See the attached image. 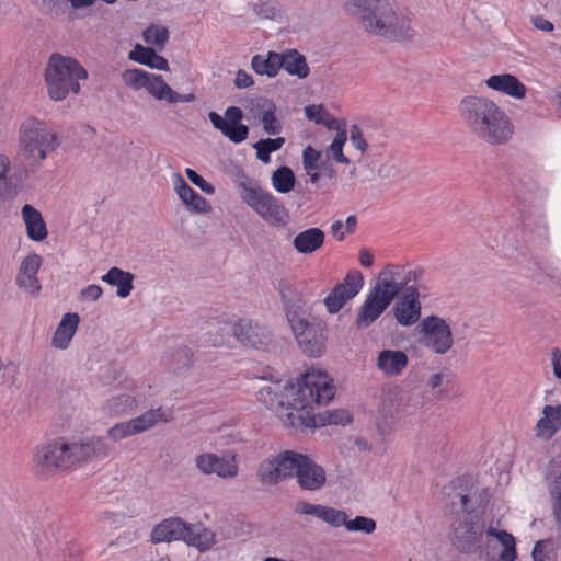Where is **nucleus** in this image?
I'll use <instances>...</instances> for the list:
<instances>
[{
	"label": "nucleus",
	"mask_w": 561,
	"mask_h": 561,
	"mask_svg": "<svg viewBox=\"0 0 561 561\" xmlns=\"http://www.w3.org/2000/svg\"><path fill=\"white\" fill-rule=\"evenodd\" d=\"M359 263L362 266L364 267H371L373 264H374V255L373 253L366 249V248H362L359 250Z\"/></svg>",
	"instance_id": "obj_63"
},
{
	"label": "nucleus",
	"mask_w": 561,
	"mask_h": 561,
	"mask_svg": "<svg viewBox=\"0 0 561 561\" xmlns=\"http://www.w3.org/2000/svg\"><path fill=\"white\" fill-rule=\"evenodd\" d=\"M142 37L147 44L162 48L169 39V31L164 26L151 25L144 31Z\"/></svg>",
	"instance_id": "obj_45"
},
{
	"label": "nucleus",
	"mask_w": 561,
	"mask_h": 561,
	"mask_svg": "<svg viewBox=\"0 0 561 561\" xmlns=\"http://www.w3.org/2000/svg\"><path fill=\"white\" fill-rule=\"evenodd\" d=\"M445 495V506L449 507L451 513L463 512L465 514L469 513L468 511V495L457 490V485L455 482H451L447 486L444 488Z\"/></svg>",
	"instance_id": "obj_36"
},
{
	"label": "nucleus",
	"mask_w": 561,
	"mask_h": 561,
	"mask_svg": "<svg viewBox=\"0 0 561 561\" xmlns=\"http://www.w3.org/2000/svg\"><path fill=\"white\" fill-rule=\"evenodd\" d=\"M485 525L481 517L463 514L451 524L450 540L460 552H474L481 547Z\"/></svg>",
	"instance_id": "obj_11"
},
{
	"label": "nucleus",
	"mask_w": 561,
	"mask_h": 561,
	"mask_svg": "<svg viewBox=\"0 0 561 561\" xmlns=\"http://www.w3.org/2000/svg\"><path fill=\"white\" fill-rule=\"evenodd\" d=\"M486 534L491 537L497 538L503 546V550L500 554V558L503 561H515L517 558L515 538L511 534L505 530H495L491 527L486 530Z\"/></svg>",
	"instance_id": "obj_42"
},
{
	"label": "nucleus",
	"mask_w": 561,
	"mask_h": 561,
	"mask_svg": "<svg viewBox=\"0 0 561 561\" xmlns=\"http://www.w3.org/2000/svg\"><path fill=\"white\" fill-rule=\"evenodd\" d=\"M185 173L187 179L201 191L208 195H213L215 193V187L210 183H208L203 176H201L196 171L186 168Z\"/></svg>",
	"instance_id": "obj_54"
},
{
	"label": "nucleus",
	"mask_w": 561,
	"mask_h": 561,
	"mask_svg": "<svg viewBox=\"0 0 561 561\" xmlns=\"http://www.w3.org/2000/svg\"><path fill=\"white\" fill-rule=\"evenodd\" d=\"M55 439L66 470L79 467L93 458L106 457L113 450V445L104 437L82 439L62 436Z\"/></svg>",
	"instance_id": "obj_9"
},
{
	"label": "nucleus",
	"mask_w": 561,
	"mask_h": 561,
	"mask_svg": "<svg viewBox=\"0 0 561 561\" xmlns=\"http://www.w3.org/2000/svg\"><path fill=\"white\" fill-rule=\"evenodd\" d=\"M251 67L255 73L274 78L282 68L280 53L268 51L266 55H254Z\"/></svg>",
	"instance_id": "obj_32"
},
{
	"label": "nucleus",
	"mask_w": 561,
	"mask_h": 561,
	"mask_svg": "<svg viewBox=\"0 0 561 561\" xmlns=\"http://www.w3.org/2000/svg\"><path fill=\"white\" fill-rule=\"evenodd\" d=\"M409 364V357L404 351L383 348L376 356V368L386 377L402 375Z\"/></svg>",
	"instance_id": "obj_19"
},
{
	"label": "nucleus",
	"mask_w": 561,
	"mask_h": 561,
	"mask_svg": "<svg viewBox=\"0 0 561 561\" xmlns=\"http://www.w3.org/2000/svg\"><path fill=\"white\" fill-rule=\"evenodd\" d=\"M363 285H364V277H363L362 273L358 271H353L346 275V277L344 278V282L342 284H339L335 287L344 288L343 293L346 294V297H350L352 299L359 293Z\"/></svg>",
	"instance_id": "obj_46"
},
{
	"label": "nucleus",
	"mask_w": 561,
	"mask_h": 561,
	"mask_svg": "<svg viewBox=\"0 0 561 561\" xmlns=\"http://www.w3.org/2000/svg\"><path fill=\"white\" fill-rule=\"evenodd\" d=\"M135 435L131 424L128 421L121 422L107 430V438L117 443L127 437Z\"/></svg>",
	"instance_id": "obj_51"
},
{
	"label": "nucleus",
	"mask_w": 561,
	"mask_h": 561,
	"mask_svg": "<svg viewBox=\"0 0 561 561\" xmlns=\"http://www.w3.org/2000/svg\"><path fill=\"white\" fill-rule=\"evenodd\" d=\"M346 512L327 506L323 522L330 525L331 527L339 528L346 524Z\"/></svg>",
	"instance_id": "obj_53"
},
{
	"label": "nucleus",
	"mask_w": 561,
	"mask_h": 561,
	"mask_svg": "<svg viewBox=\"0 0 561 561\" xmlns=\"http://www.w3.org/2000/svg\"><path fill=\"white\" fill-rule=\"evenodd\" d=\"M419 328L423 345L434 354L445 355L454 347L453 331L446 319L431 314L421 320Z\"/></svg>",
	"instance_id": "obj_12"
},
{
	"label": "nucleus",
	"mask_w": 561,
	"mask_h": 561,
	"mask_svg": "<svg viewBox=\"0 0 561 561\" xmlns=\"http://www.w3.org/2000/svg\"><path fill=\"white\" fill-rule=\"evenodd\" d=\"M485 84L489 89L516 100L524 99L527 92L525 84L511 73L493 75L485 80Z\"/></svg>",
	"instance_id": "obj_25"
},
{
	"label": "nucleus",
	"mask_w": 561,
	"mask_h": 561,
	"mask_svg": "<svg viewBox=\"0 0 561 561\" xmlns=\"http://www.w3.org/2000/svg\"><path fill=\"white\" fill-rule=\"evenodd\" d=\"M101 279L110 285L116 286V295L121 298L128 297L134 288V275L119 267H111L108 272L101 277Z\"/></svg>",
	"instance_id": "obj_33"
},
{
	"label": "nucleus",
	"mask_w": 561,
	"mask_h": 561,
	"mask_svg": "<svg viewBox=\"0 0 561 561\" xmlns=\"http://www.w3.org/2000/svg\"><path fill=\"white\" fill-rule=\"evenodd\" d=\"M285 144V138H267L261 139L253 145V148L256 150V158L264 162L268 163L271 160V153L279 150Z\"/></svg>",
	"instance_id": "obj_44"
},
{
	"label": "nucleus",
	"mask_w": 561,
	"mask_h": 561,
	"mask_svg": "<svg viewBox=\"0 0 561 561\" xmlns=\"http://www.w3.org/2000/svg\"><path fill=\"white\" fill-rule=\"evenodd\" d=\"M322 424L344 425L351 421V414L345 410L327 411L320 414Z\"/></svg>",
	"instance_id": "obj_52"
},
{
	"label": "nucleus",
	"mask_w": 561,
	"mask_h": 561,
	"mask_svg": "<svg viewBox=\"0 0 561 561\" xmlns=\"http://www.w3.org/2000/svg\"><path fill=\"white\" fill-rule=\"evenodd\" d=\"M195 466L201 473L216 474L220 479H234L239 473L234 456L224 457L214 453H203L195 457Z\"/></svg>",
	"instance_id": "obj_15"
},
{
	"label": "nucleus",
	"mask_w": 561,
	"mask_h": 561,
	"mask_svg": "<svg viewBox=\"0 0 561 561\" xmlns=\"http://www.w3.org/2000/svg\"><path fill=\"white\" fill-rule=\"evenodd\" d=\"M233 336L244 346L261 348L268 344L271 334L252 320H239L232 325Z\"/></svg>",
	"instance_id": "obj_18"
},
{
	"label": "nucleus",
	"mask_w": 561,
	"mask_h": 561,
	"mask_svg": "<svg viewBox=\"0 0 561 561\" xmlns=\"http://www.w3.org/2000/svg\"><path fill=\"white\" fill-rule=\"evenodd\" d=\"M193 363V351L188 346L176 347L168 358V366L174 373L187 370Z\"/></svg>",
	"instance_id": "obj_40"
},
{
	"label": "nucleus",
	"mask_w": 561,
	"mask_h": 561,
	"mask_svg": "<svg viewBox=\"0 0 561 561\" xmlns=\"http://www.w3.org/2000/svg\"><path fill=\"white\" fill-rule=\"evenodd\" d=\"M305 115L308 119L313 121L316 124L329 125L325 119L328 115L322 105L311 104L305 107Z\"/></svg>",
	"instance_id": "obj_55"
},
{
	"label": "nucleus",
	"mask_w": 561,
	"mask_h": 561,
	"mask_svg": "<svg viewBox=\"0 0 561 561\" xmlns=\"http://www.w3.org/2000/svg\"><path fill=\"white\" fill-rule=\"evenodd\" d=\"M325 234L320 228H308L293 240V247L299 254H312L324 244Z\"/></svg>",
	"instance_id": "obj_27"
},
{
	"label": "nucleus",
	"mask_w": 561,
	"mask_h": 561,
	"mask_svg": "<svg viewBox=\"0 0 561 561\" xmlns=\"http://www.w3.org/2000/svg\"><path fill=\"white\" fill-rule=\"evenodd\" d=\"M346 141V134L339 133L328 148V153L340 163H350V160L343 153V146Z\"/></svg>",
	"instance_id": "obj_49"
},
{
	"label": "nucleus",
	"mask_w": 561,
	"mask_h": 561,
	"mask_svg": "<svg viewBox=\"0 0 561 561\" xmlns=\"http://www.w3.org/2000/svg\"><path fill=\"white\" fill-rule=\"evenodd\" d=\"M11 159L8 154L0 153V201H5L14 195L11 172Z\"/></svg>",
	"instance_id": "obj_39"
},
{
	"label": "nucleus",
	"mask_w": 561,
	"mask_h": 561,
	"mask_svg": "<svg viewBox=\"0 0 561 561\" xmlns=\"http://www.w3.org/2000/svg\"><path fill=\"white\" fill-rule=\"evenodd\" d=\"M344 288L334 287L331 293L324 298V305L330 313L339 312L343 306L351 298L346 297V294L343 293Z\"/></svg>",
	"instance_id": "obj_48"
},
{
	"label": "nucleus",
	"mask_w": 561,
	"mask_h": 561,
	"mask_svg": "<svg viewBox=\"0 0 561 561\" xmlns=\"http://www.w3.org/2000/svg\"><path fill=\"white\" fill-rule=\"evenodd\" d=\"M279 293L287 321L307 312L302 295L289 279L283 278L278 282Z\"/></svg>",
	"instance_id": "obj_20"
},
{
	"label": "nucleus",
	"mask_w": 561,
	"mask_h": 561,
	"mask_svg": "<svg viewBox=\"0 0 561 561\" xmlns=\"http://www.w3.org/2000/svg\"><path fill=\"white\" fill-rule=\"evenodd\" d=\"M350 140L353 144V146L360 150L362 152H365L367 149V142L364 139L363 131L359 126L352 125L350 128Z\"/></svg>",
	"instance_id": "obj_57"
},
{
	"label": "nucleus",
	"mask_w": 561,
	"mask_h": 561,
	"mask_svg": "<svg viewBox=\"0 0 561 561\" xmlns=\"http://www.w3.org/2000/svg\"><path fill=\"white\" fill-rule=\"evenodd\" d=\"M345 11L367 33L404 41L413 37L410 19L394 0H348Z\"/></svg>",
	"instance_id": "obj_4"
},
{
	"label": "nucleus",
	"mask_w": 561,
	"mask_h": 561,
	"mask_svg": "<svg viewBox=\"0 0 561 561\" xmlns=\"http://www.w3.org/2000/svg\"><path fill=\"white\" fill-rule=\"evenodd\" d=\"M80 322L78 313H66L57 325L51 339V345L58 350H66L71 342Z\"/></svg>",
	"instance_id": "obj_29"
},
{
	"label": "nucleus",
	"mask_w": 561,
	"mask_h": 561,
	"mask_svg": "<svg viewBox=\"0 0 561 561\" xmlns=\"http://www.w3.org/2000/svg\"><path fill=\"white\" fill-rule=\"evenodd\" d=\"M208 117L213 126L230 141L240 144L248 138L249 127L241 123L243 113L239 107L229 106L225 111V117L216 112H209Z\"/></svg>",
	"instance_id": "obj_14"
},
{
	"label": "nucleus",
	"mask_w": 561,
	"mask_h": 561,
	"mask_svg": "<svg viewBox=\"0 0 561 561\" xmlns=\"http://www.w3.org/2000/svg\"><path fill=\"white\" fill-rule=\"evenodd\" d=\"M344 527L348 531L370 535L376 530V522L373 518L366 516H356L354 519H348L347 516Z\"/></svg>",
	"instance_id": "obj_47"
},
{
	"label": "nucleus",
	"mask_w": 561,
	"mask_h": 561,
	"mask_svg": "<svg viewBox=\"0 0 561 561\" xmlns=\"http://www.w3.org/2000/svg\"><path fill=\"white\" fill-rule=\"evenodd\" d=\"M550 365L552 367L554 377L561 380V350L559 347H553L551 350Z\"/></svg>",
	"instance_id": "obj_59"
},
{
	"label": "nucleus",
	"mask_w": 561,
	"mask_h": 561,
	"mask_svg": "<svg viewBox=\"0 0 561 561\" xmlns=\"http://www.w3.org/2000/svg\"><path fill=\"white\" fill-rule=\"evenodd\" d=\"M138 408V401L128 393H118L106 399L102 411L110 417H123L133 414Z\"/></svg>",
	"instance_id": "obj_26"
},
{
	"label": "nucleus",
	"mask_w": 561,
	"mask_h": 561,
	"mask_svg": "<svg viewBox=\"0 0 561 561\" xmlns=\"http://www.w3.org/2000/svg\"><path fill=\"white\" fill-rule=\"evenodd\" d=\"M170 419L162 408L151 409L142 413L141 415L129 420L135 435L141 434L151 430L160 422H169Z\"/></svg>",
	"instance_id": "obj_35"
},
{
	"label": "nucleus",
	"mask_w": 561,
	"mask_h": 561,
	"mask_svg": "<svg viewBox=\"0 0 561 561\" xmlns=\"http://www.w3.org/2000/svg\"><path fill=\"white\" fill-rule=\"evenodd\" d=\"M288 323L305 355L320 357L324 354L327 325L323 321L312 318L308 312H305L288 320Z\"/></svg>",
	"instance_id": "obj_10"
},
{
	"label": "nucleus",
	"mask_w": 561,
	"mask_h": 561,
	"mask_svg": "<svg viewBox=\"0 0 561 561\" xmlns=\"http://www.w3.org/2000/svg\"><path fill=\"white\" fill-rule=\"evenodd\" d=\"M122 79L124 84L131 90L145 89L156 100L169 103L172 88L163 80L162 76L142 69H127L123 71Z\"/></svg>",
	"instance_id": "obj_13"
},
{
	"label": "nucleus",
	"mask_w": 561,
	"mask_h": 561,
	"mask_svg": "<svg viewBox=\"0 0 561 561\" xmlns=\"http://www.w3.org/2000/svg\"><path fill=\"white\" fill-rule=\"evenodd\" d=\"M533 24L536 28L543 31V32H551L553 31V24L545 19L543 16H535L533 19Z\"/></svg>",
	"instance_id": "obj_62"
},
{
	"label": "nucleus",
	"mask_w": 561,
	"mask_h": 561,
	"mask_svg": "<svg viewBox=\"0 0 561 561\" xmlns=\"http://www.w3.org/2000/svg\"><path fill=\"white\" fill-rule=\"evenodd\" d=\"M423 275L422 268L389 264L377 276L356 316V327H370L397 298L392 313L401 327L421 322L422 304L416 284Z\"/></svg>",
	"instance_id": "obj_1"
},
{
	"label": "nucleus",
	"mask_w": 561,
	"mask_h": 561,
	"mask_svg": "<svg viewBox=\"0 0 561 561\" xmlns=\"http://www.w3.org/2000/svg\"><path fill=\"white\" fill-rule=\"evenodd\" d=\"M259 115L263 129L268 135H277L282 131V124L276 117V106L273 103L257 104Z\"/></svg>",
	"instance_id": "obj_38"
},
{
	"label": "nucleus",
	"mask_w": 561,
	"mask_h": 561,
	"mask_svg": "<svg viewBox=\"0 0 561 561\" xmlns=\"http://www.w3.org/2000/svg\"><path fill=\"white\" fill-rule=\"evenodd\" d=\"M561 428V404H547L542 409V415L535 425V436L541 440H550Z\"/></svg>",
	"instance_id": "obj_23"
},
{
	"label": "nucleus",
	"mask_w": 561,
	"mask_h": 561,
	"mask_svg": "<svg viewBox=\"0 0 561 561\" xmlns=\"http://www.w3.org/2000/svg\"><path fill=\"white\" fill-rule=\"evenodd\" d=\"M88 78L87 70L78 60L53 54L45 69V83L50 100L64 101L69 93L80 92V80Z\"/></svg>",
	"instance_id": "obj_7"
},
{
	"label": "nucleus",
	"mask_w": 561,
	"mask_h": 561,
	"mask_svg": "<svg viewBox=\"0 0 561 561\" xmlns=\"http://www.w3.org/2000/svg\"><path fill=\"white\" fill-rule=\"evenodd\" d=\"M546 480L556 524L561 530V456L550 461Z\"/></svg>",
	"instance_id": "obj_21"
},
{
	"label": "nucleus",
	"mask_w": 561,
	"mask_h": 561,
	"mask_svg": "<svg viewBox=\"0 0 561 561\" xmlns=\"http://www.w3.org/2000/svg\"><path fill=\"white\" fill-rule=\"evenodd\" d=\"M325 507L327 505L301 501L297 503L295 513L299 515H310L323 522Z\"/></svg>",
	"instance_id": "obj_50"
},
{
	"label": "nucleus",
	"mask_w": 561,
	"mask_h": 561,
	"mask_svg": "<svg viewBox=\"0 0 561 561\" xmlns=\"http://www.w3.org/2000/svg\"><path fill=\"white\" fill-rule=\"evenodd\" d=\"M458 113L470 135L490 146L507 144L515 127L507 113L493 100L485 96H465Z\"/></svg>",
	"instance_id": "obj_3"
},
{
	"label": "nucleus",
	"mask_w": 561,
	"mask_h": 561,
	"mask_svg": "<svg viewBox=\"0 0 561 561\" xmlns=\"http://www.w3.org/2000/svg\"><path fill=\"white\" fill-rule=\"evenodd\" d=\"M343 228L344 224L342 220H336L331 226V232L339 241H342L345 238V232L343 231Z\"/></svg>",
	"instance_id": "obj_64"
},
{
	"label": "nucleus",
	"mask_w": 561,
	"mask_h": 561,
	"mask_svg": "<svg viewBox=\"0 0 561 561\" xmlns=\"http://www.w3.org/2000/svg\"><path fill=\"white\" fill-rule=\"evenodd\" d=\"M42 256L37 253L26 255L18 270L15 284L30 295H37L42 288L37 273L42 266Z\"/></svg>",
	"instance_id": "obj_16"
},
{
	"label": "nucleus",
	"mask_w": 561,
	"mask_h": 561,
	"mask_svg": "<svg viewBox=\"0 0 561 561\" xmlns=\"http://www.w3.org/2000/svg\"><path fill=\"white\" fill-rule=\"evenodd\" d=\"M257 478L264 484H276L296 477L302 490L318 491L327 481L324 469L310 457L286 450L275 457L264 459L257 468Z\"/></svg>",
	"instance_id": "obj_6"
},
{
	"label": "nucleus",
	"mask_w": 561,
	"mask_h": 561,
	"mask_svg": "<svg viewBox=\"0 0 561 561\" xmlns=\"http://www.w3.org/2000/svg\"><path fill=\"white\" fill-rule=\"evenodd\" d=\"M102 294L103 290L99 285L91 284L80 290L78 299L80 301L94 302L102 296Z\"/></svg>",
	"instance_id": "obj_56"
},
{
	"label": "nucleus",
	"mask_w": 561,
	"mask_h": 561,
	"mask_svg": "<svg viewBox=\"0 0 561 561\" xmlns=\"http://www.w3.org/2000/svg\"><path fill=\"white\" fill-rule=\"evenodd\" d=\"M234 84L239 89L249 88L254 84L253 78L250 73H248L244 70H238L236 78H234Z\"/></svg>",
	"instance_id": "obj_60"
},
{
	"label": "nucleus",
	"mask_w": 561,
	"mask_h": 561,
	"mask_svg": "<svg viewBox=\"0 0 561 561\" xmlns=\"http://www.w3.org/2000/svg\"><path fill=\"white\" fill-rule=\"evenodd\" d=\"M61 145V136L45 119L28 115L18 126L16 159L28 175L43 170Z\"/></svg>",
	"instance_id": "obj_5"
},
{
	"label": "nucleus",
	"mask_w": 561,
	"mask_h": 561,
	"mask_svg": "<svg viewBox=\"0 0 561 561\" xmlns=\"http://www.w3.org/2000/svg\"><path fill=\"white\" fill-rule=\"evenodd\" d=\"M534 561H557L559 548L551 539L538 540L531 552Z\"/></svg>",
	"instance_id": "obj_43"
},
{
	"label": "nucleus",
	"mask_w": 561,
	"mask_h": 561,
	"mask_svg": "<svg viewBox=\"0 0 561 561\" xmlns=\"http://www.w3.org/2000/svg\"><path fill=\"white\" fill-rule=\"evenodd\" d=\"M282 68L290 76H296L299 79H305L310 73V68L307 64L306 57L297 49H288L280 53Z\"/></svg>",
	"instance_id": "obj_31"
},
{
	"label": "nucleus",
	"mask_w": 561,
	"mask_h": 561,
	"mask_svg": "<svg viewBox=\"0 0 561 561\" xmlns=\"http://www.w3.org/2000/svg\"><path fill=\"white\" fill-rule=\"evenodd\" d=\"M335 387L321 371H307L297 388L280 380L261 387L257 400L274 411L286 426L312 427L317 425L314 405L328 404L334 397Z\"/></svg>",
	"instance_id": "obj_2"
},
{
	"label": "nucleus",
	"mask_w": 561,
	"mask_h": 561,
	"mask_svg": "<svg viewBox=\"0 0 561 561\" xmlns=\"http://www.w3.org/2000/svg\"><path fill=\"white\" fill-rule=\"evenodd\" d=\"M172 182L178 196L190 210L201 214H206L211 210V206L208 201L195 192L180 173H174L172 175Z\"/></svg>",
	"instance_id": "obj_22"
},
{
	"label": "nucleus",
	"mask_w": 561,
	"mask_h": 561,
	"mask_svg": "<svg viewBox=\"0 0 561 561\" xmlns=\"http://www.w3.org/2000/svg\"><path fill=\"white\" fill-rule=\"evenodd\" d=\"M195 100H196V96L194 93L180 94V93L175 92L174 90H172V92L170 94L169 103L170 104H175L179 102L191 103V102H194Z\"/></svg>",
	"instance_id": "obj_61"
},
{
	"label": "nucleus",
	"mask_w": 561,
	"mask_h": 561,
	"mask_svg": "<svg viewBox=\"0 0 561 561\" xmlns=\"http://www.w3.org/2000/svg\"><path fill=\"white\" fill-rule=\"evenodd\" d=\"M33 461L36 469L46 476L66 471L55 438L35 448Z\"/></svg>",
	"instance_id": "obj_17"
},
{
	"label": "nucleus",
	"mask_w": 561,
	"mask_h": 561,
	"mask_svg": "<svg viewBox=\"0 0 561 561\" xmlns=\"http://www.w3.org/2000/svg\"><path fill=\"white\" fill-rule=\"evenodd\" d=\"M16 377V367L13 364L3 365L0 362V383L9 386L14 385Z\"/></svg>",
	"instance_id": "obj_58"
},
{
	"label": "nucleus",
	"mask_w": 561,
	"mask_h": 561,
	"mask_svg": "<svg viewBox=\"0 0 561 561\" xmlns=\"http://www.w3.org/2000/svg\"><path fill=\"white\" fill-rule=\"evenodd\" d=\"M321 152L316 150L311 146H307L302 151V165L304 170L310 178V182L316 184L321 178L319 170L322 168V163H319Z\"/></svg>",
	"instance_id": "obj_37"
},
{
	"label": "nucleus",
	"mask_w": 561,
	"mask_h": 561,
	"mask_svg": "<svg viewBox=\"0 0 561 561\" xmlns=\"http://www.w3.org/2000/svg\"><path fill=\"white\" fill-rule=\"evenodd\" d=\"M215 533L206 528L203 524H190L184 522V529L181 533L180 540L204 552L215 545Z\"/></svg>",
	"instance_id": "obj_24"
},
{
	"label": "nucleus",
	"mask_w": 561,
	"mask_h": 561,
	"mask_svg": "<svg viewBox=\"0 0 561 561\" xmlns=\"http://www.w3.org/2000/svg\"><path fill=\"white\" fill-rule=\"evenodd\" d=\"M272 185L278 193H289L295 186V174L289 167H279L272 174Z\"/></svg>",
	"instance_id": "obj_41"
},
{
	"label": "nucleus",
	"mask_w": 561,
	"mask_h": 561,
	"mask_svg": "<svg viewBox=\"0 0 561 561\" xmlns=\"http://www.w3.org/2000/svg\"><path fill=\"white\" fill-rule=\"evenodd\" d=\"M238 186L242 201L270 226L283 228L289 224L290 215L282 201L263 190L256 181L247 178Z\"/></svg>",
	"instance_id": "obj_8"
},
{
	"label": "nucleus",
	"mask_w": 561,
	"mask_h": 561,
	"mask_svg": "<svg viewBox=\"0 0 561 561\" xmlns=\"http://www.w3.org/2000/svg\"><path fill=\"white\" fill-rule=\"evenodd\" d=\"M129 59L135 60L141 65H146L152 69H169L168 60L164 57L158 55L153 48L145 47L140 44H137L134 50L129 53Z\"/></svg>",
	"instance_id": "obj_34"
},
{
	"label": "nucleus",
	"mask_w": 561,
	"mask_h": 561,
	"mask_svg": "<svg viewBox=\"0 0 561 561\" xmlns=\"http://www.w3.org/2000/svg\"><path fill=\"white\" fill-rule=\"evenodd\" d=\"M21 215L26 227V234L33 241H43L48 231L44 218L36 208L30 204L22 207Z\"/></svg>",
	"instance_id": "obj_28"
},
{
	"label": "nucleus",
	"mask_w": 561,
	"mask_h": 561,
	"mask_svg": "<svg viewBox=\"0 0 561 561\" xmlns=\"http://www.w3.org/2000/svg\"><path fill=\"white\" fill-rule=\"evenodd\" d=\"M183 529L184 520L182 518H167L153 527L151 531V540L156 543L180 540Z\"/></svg>",
	"instance_id": "obj_30"
}]
</instances>
